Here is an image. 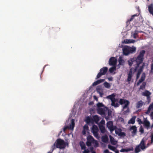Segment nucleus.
Listing matches in <instances>:
<instances>
[{"label": "nucleus", "instance_id": "nucleus-9", "mask_svg": "<svg viewBox=\"0 0 153 153\" xmlns=\"http://www.w3.org/2000/svg\"><path fill=\"white\" fill-rule=\"evenodd\" d=\"M98 128L97 126L95 125H93L91 131L93 133L94 136L96 137H98Z\"/></svg>", "mask_w": 153, "mask_h": 153}, {"label": "nucleus", "instance_id": "nucleus-39", "mask_svg": "<svg viewBox=\"0 0 153 153\" xmlns=\"http://www.w3.org/2000/svg\"><path fill=\"white\" fill-rule=\"evenodd\" d=\"M111 111H108V117H105L106 120L107 121L109 119V117L111 115Z\"/></svg>", "mask_w": 153, "mask_h": 153}, {"label": "nucleus", "instance_id": "nucleus-33", "mask_svg": "<svg viewBox=\"0 0 153 153\" xmlns=\"http://www.w3.org/2000/svg\"><path fill=\"white\" fill-rule=\"evenodd\" d=\"M146 85V82H143L142 85H141L140 86V87L139 88V90H143V89H144L145 88Z\"/></svg>", "mask_w": 153, "mask_h": 153}, {"label": "nucleus", "instance_id": "nucleus-21", "mask_svg": "<svg viewBox=\"0 0 153 153\" xmlns=\"http://www.w3.org/2000/svg\"><path fill=\"white\" fill-rule=\"evenodd\" d=\"M143 102L142 100L138 102L136 104V106L137 108H139L141 107L143 105Z\"/></svg>", "mask_w": 153, "mask_h": 153}, {"label": "nucleus", "instance_id": "nucleus-20", "mask_svg": "<svg viewBox=\"0 0 153 153\" xmlns=\"http://www.w3.org/2000/svg\"><path fill=\"white\" fill-rule=\"evenodd\" d=\"M115 95L113 93L111 95H108L107 97V98L110 99L111 101L113 100H116L115 98Z\"/></svg>", "mask_w": 153, "mask_h": 153}, {"label": "nucleus", "instance_id": "nucleus-47", "mask_svg": "<svg viewBox=\"0 0 153 153\" xmlns=\"http://www.w3.org/2000/svg\"><path fill=\"white\" fill-rule=\"evenodd\" d=\"M105 81V79H100L97 80V82L99 84L100 83L103 82Z\"/></svg>", "mask_w": 153, "mask_h": 153}, {"label": "nucleus", "instance_id": "nucleus-58", "mask_svg": "<svg viewBox=\"0 0 153 153\" xmlns=\"http://www.w3.org/2000/svg\"><path fill=\"white\" fill-rule=\"evenodd\" d=\"M82 134L83 135L85 134H86V131L83 130L82 131Z\"/></svg>", "mask_w": 153, "mask_h": 153}, {"label": "nucleus", "instance_id": "nucleus-24", "mask_svg": "<svg viewBox=\"0 0 153 153\" xmlns=\"http://www.w3.org/2000/svg\"><path fill=\"white\" fill-rule=\"evenodd\" d=\"M75 126L74 120L73 119H72L71 120V123L69 127L70 129H73L74 128Z\"/></svg>", "mask_w": 153, "mask_h": 153}, {"label": "nucleus", "instance_id": "nucleus-53", "mask_svg": "<svg viewBox=\"0 0 153 153\" xmlns=\"http://www.w3.org/2000/svg\"><path fill=\"white\" fill-rule=\"evenodd\" d=\"M89 150L88 149H87L86 150L85 149L84 151L83 152V153H89Z\"/></svg>", "mask_w": 153, "mask_h": 153}, {"label": "nucleus", "instance_id": "nucleus-16", "mask_svg": "<svg viewBox=\"0 0 153 153\" xmlns=\"http://www.w3.org/2000/svg\"><path fill=\"white\" fill-rule=\"evenodd\" d=\"M132 76V72L131 71H131H129L128 74V78L126 80V81L129 83L131 81V80Z\"/></svg>", "mask_w": 153, "mask_h": 153}, {"label": "nucleus", "instance_id": "nucleus-14", "mask_svg": "<svg viewBox=\"0 0 153 153\" xmlns=\"http://www.w3.org/2000/svg\"><path fill=\"white\" fill-rule=\"evenodd\" d=\"M96 91L99 94L101 97H102L103 94V91H102L101 87L100 86H98L96 88Z\"/></svg>", "mask_w": 153, "mask_h": 153}, {"label": "nucleus", "instance_id": "nucleus-38", "mask_svg": "<svg viewBox=\"0 0 153 153\" xmlns=\"http://www.w3.org/2000/svg\"><path fill=\"white\" fill-rule=\"evenodd\" d=\"M108 147L109 149L112 151H115V150L116 149V148L115 147L113 146L110 145H108Z\"/></svg>", "mask_w": 153, "mask_h": 153}, {"label": "nucleus", "instance_id": "nucleus-57", "mask_svg": "<svg viewBox=\"0 0 153 153\" xmlns=\"http://www.w3.org/2000/svg\"><path fill=\"white\" fill-rule=\"evenodd\" d=\"M119 106V105L118 104V103H116L115 104V106H114V107H118Z\"/></svg>", "mask_w": 153, "mask_h": 153}, {"label": "nucleus", "instance_id": "nucleus-18", "mask_svg": "<svg viewBox=\"0 0 153 153\" xmlns=\"http://www.w3.org/2000/svg\"><path fill=\"white\" fill-rule=\"evenodd\" d=\"M136 117L134 116L128 121V124H134L135 122Z\"/></svg>", "mask_w": 153, "mask_h": 153}, {"label": "nucleus", "instance_id": "nucleus-6", "mask_svg": "<svg viewBox=\"0 0 153 153\" xmlns=\"http://www.w3.org/2000/svg\"><path fill=\"white\" fill-rule=\"evenodd\" d=\"M136 48L135 47L131 48L129 47H126L123 48V54L126 55H127L129 53H133L136 51Z\"/></svg>", "mask_w": 153, "mask_h": 153}, {"label": "nucleus", "instance_id": "nucleus-32", "mask_svg": "<svg viewBox=\"0 0 153 153\" xmlns=\"http://www.w3.org/2000/svg\"><path fill=\"white\" fill-rule=\"evenodd\" d=\"M114 130L115 131L116 134L118 135V136L119 135L120 133H121V132L122 131L121 129L118 128L117 127L116 129H114Z\"/></svg>", "mask_w": 153, "mask_h": 153}, {"label": "nucleus", "instance_id": "nucleus-55", "mask_svg": "<svg viewBox=\"0 0 153 153\" xmlns=\"http://www.w3.org/2000/svg\"><path fill=\"white\" fill-rule=\"evenodd\" d=\"M149 107L151 109H153V102L152 104H150Z\"/></svg>", "mask_w": 153, "mask_h": 153}, {"label": "nucleus", "instance_id": "nucleus-48", "mask_svg": "<svg viewBox=\"0 0 153 153\" xmlns=\"http://www.w3.org/2000/svg\"><path fill=\"white\" fill-rule=\"evenodd\" d=\"M69 128V127L68 126H66L64 127L63 128V131L64 132H65L66 130L67 129Z\"/></svg>", "mask_w": 153, "mask_h": 153}, {"label": "nucleus", "instance_id": "nucleus-62", "mask_svg": "<svg viewBox=\"0 0 153 153\" xmlns=\"http://www.w3.org/2000/svg\"><path fill=\"white\" fill-rule=\"evenodd\" d=\"M119 153V152L118 150H117L116 151H115V153Z\"/></svg>", "mask_w": 153, "mask_h": 153}, {"label": "nucleus", "instance_id": "nucleus-51", "mask_svg": "<svg viewBox=\"0 0 153 153\" xmlns=\"http://www.w3.org/2000/svg\"><path fill=\"white\" fill-rule=\"evenodd\" d=\"M147 100L148 103H149L150 102L151 98L150 96H149L147 97Z\"/></svg>", "mask_w": 153, "mask_h": 153}, {"label": "nucleus", "instance_id": "nucleus-61", "mask_svg": "<svg viewBox=\"0 0 153 153\" xmlns=\"http://www.w3.org/2000/svg\"><path fill=\"white\" fill-rule=\"evenodd\" d=\"M153 128V123L152 124V125L150 126V128L151 129H152Z\"/></svg>", "mask_w": 153, "mask_h": 153}, {"label": "nucleus", "instance_id": "nucleus-63", "mask_svg": "<svg viewBox=\"0 0 153 153\" xmlns=\"http://www.w3.org/2000/svg\"><path fill=\"white\" fill-rule=\"evenodd\" d=\"M108 79L109 80H112V79L111 78H109Z\"/></svg>", "mask_w": 153, "mask_h": 153}, {"label": "nucleus", "instance_id": "nucleus-46", "mask_svg": "<svg viewBox=\"0 0 153 153\" xmlns=\"http://www.w3.org/2000/svg\"><path fill=\"white\" fill-rule=\"evenodd\" d=\"M151 110V108H150L149 107L148 108V110H147L145 112L146 114H149L150 113Z\"/></svg>", "mask_w": 153, "mask_h": 153}, {"label": "nucleus", "instance_id": "nucleus-11", "mask_svg": "<svg viewBox=\"0 0 153 153\" xmlns=\"http://www.w3.org/2000/svg\"><path fill=\"white\" fill-rule=\"evenodd\" d=\"M117 62V60L113 57H111L109 60V63L110 65L115 66Z\"/></svg>", "mask_w": 153, "mask_h": 153}, {"label": "nucleus", "instance_id": "nucleus-50", "mask_svg": "<svg viewBox=\"0 0 153 153\" xmlns=\"http://www.w3.org/2000/svg\"><path fill=\"white\" fill-rule=\"evenodd\" d=\"M151 71L150 72L152 73H153V64H152L151 65Z\"/></svg>", "mask_w": 153, "mask_h": 153}, {"label": "nucleus", "instance_id": "nucleus-49", "mask_svg": "<svg viewBox=\"0 0 153 153\" xmlns=\"http://www.w3.org/2000/svg\"><path fill=\"white\" fill-rule=\"evenodd\" d=\"M126 135V133L124 132H121L119 136H125Z\"/></svg>", "mask_w": 153, "mask_h": 153}, {"label": "nucleus", "instance_id": "nucleus-59", "mask_svg": "<svg viewBox=\"0 0 153 153\" xmlns=\"http://www.w3.org/2000/svg\"><path fill=\"white\" fill-rule=\"evenodd\" d=\"M94 99H95V100H98V98H97L95 96H94Z\"/></svg>", "mask_w": 153, "mask_h": 153}, {"label": "nucleus", "instance_id": "nucleus-7", "mask_svg": "<svg viewBox=\"0 0 153 153\" xmlns=\"http://www.w3.org/2000/svg\"><path fill=\"white\" fill-rule=\"evenodd\" d=\"M108 68L107 67H103L100 70V71L97 74L96 79H97L100 78L102 75H105L108 71Z\"/></svg>", "mask_w": 153, "mask_h": 153}, {"label": "nucleus", "instance_id": "nucleus-13", "mask_svg": "<svg viewBox=\"0 0 153 153\" xmlns=\"http://www.w3.org/2000/svg\"><path fill=\"white\" fill-rule=\"evenodd\" d=\"M97 111L98 114L101 115H105L106 113V111L105 109L102 108H98L97 109Z\"/></svg>", "mask_w": 153, "mask_h": 153}, {"label": "nucleus", "instance_id": "nucleus-23", "mask_svg": "<svg viewBox=\"0 0 153 153\" xmlns=\"http://www.w3.org/2000/svg\"><path fill=\"white\" fill-rule=\"evenodd\" d=\"M133 147H131V148H128L127 149H122L120 150V152H128V151H131L133 150Z\"/></svg>", "mask_w": 153, "mask_h": 153}, {"label": "nucleus", "instance_id": "nucleus-37", "mask_svg": "<svg viewBox=\"0 0 153 153\" xmlns=\"http://www.w3.org/2000/svg\"><path fill=\"white\" fill-rule=\"evenodd\" d=\"M145 74H143L142 75L140 79L139 80L140 81V82H142L143 81H144L145 79Z\"/></svg>", "mask_w": 153, "mask_h": 153}, {"label": "nucleus", "instance_id": "nucleus-1", "mask_svg": "<svg viewBox=\"0 0 153 153\" xmlns=\"http://www.w3.org/2000/svg\"><path fill=\"white\" fill-rule=\"evenodd\" d=\"M145 53V50H141L137 57L131 58L128 61V64L130 66H131L133 64L134 67L132 68L131 69H134V72H136L137 71L136 76L137 79L139 77L144 65V63H143L142 65L140 66L139 68L138 69L140 64L142 63L143 62L144 59L143 57Z\"/></svg>", "mask_w": 153, "mask_h": 153}, {"label": "nucleus", "instance_id": "nucleus-5", "mask_svg": "<svg viewBox=\"0 0 153 153\" xmlns=\"http://www.w3.org/2000/svg\"><path fill=\"white\" fill-rule=\"evenodd\" d=\"M119 103L121 105L125 104V105L123 107V109H124L126 108H127L126 111H124V114H126L129 112V109L128 106L129 104V102L128 100L122 99H120L119 101Z\"/></svg>", "mask_w": 153, "mask_h": 153}, {"label": "nucleus", "instance_id": "nucleus-43", "mask_svg": "<svg viewBox=\"0 0 153 153\" xmlns=\"http://www.w3.org/2000/svg\"><path fill=\"white\" fill-rule=\"evenodd\" d=\"M133 20V19H132V18L131 17L129 19H128L126 22V25H128L130 23V22L132 21Z\"/></svg>", "mask_w": 153, "mask_h": 153}, {"label": "nucleus", "instance_id": "nucleus-54", "mask_svg": "<svg viewBox=\"0 0 153 153\" xmlns=\"http://www.w3.org/2000/svg\"><path fill=\"white\" fill-rule=\"evenodd\" d=\"M150 116L152 119L153 120V111L151 112L150 114Z\"/></svg>", "mask_w": 153, "mask_h": 153}, {"label": "nucleus", "instance_id": "nucleus-26", "mask_svg": "<svg viewBox=\"0 0 153 153\" xmlns=\"http://www.w3.org/2000/svg\"><path fill=\"white\" fill-rule=\"evenodd\" d=\"M124 42L126 44L134 43L135 41L133 39H126L124 40Z\"/></svg>", "mask_w": 153, "mask_h": 153}, {"label": "nucleus", "instance_id": "nucleus-12", "mask_svg": "<svg viewBox=\"0 0 153 153\" xmlns=\"http://www.w3.org/2000/svg\"><path fill=\"white\" fill-rule=\"evenodd\" d=\"M129 130L130 131L132 130L131 133L133 135V136L136 135L137 132V128L135 126H131Z\"/></svg>", "mask_w": 153, "mask_h": 153}, {"label": "nucleus", "instance_id": "nucleus-31", "mask_svg": "<svg viewBox=\"0 0 153 153\" xmlns=\"http://www.w3.org/2000/svg\"><path fill=\"white\" fill-rule=\"evenodd\" d=\"M102 141L104 143H107L108 141V139L107 136H103L102 138Z\"/></svg>", "mask_w": 153, "mask_h": 153}, {"label": "nucleus", "instance_id": "nucleus-40", "mask_svg": "<svg viewBox=\"0 0 153 153\" xmlns=\"http://www.w3.org/2000/svg\"><path fill=\"white\" fill-rule=\"evenodd\" d=\"M137 121L138 122L139 125H141L143 124V121H142L141 119L139 118H138L137 119Z\"/></svg>", "mask_w": 153, "mask_h": 153}, {"label": "nucleus", "instance_id": "nucleus-25", "mask_svg": "<svg viewBox=\"0 0 153 153\" xmlns=\"http://www.w3.org/2000/svg\"><path fill=\"white\" fill-rule=\"evenodd\" d=\"M92 117L94 122L95 123H97L99 121V118L97 115L93 116Z\"/></svg>", "mask_w": 153, "mask_h": 153}, {"label": "nucleus", "instance_id": "nucleus-28", "mask_svg": "<svg viewBox=\"0 0 153 153\" xmlns=\"http://www.w3.org/2000/svg\"><path fill=\"white\" fill-rule=\"evenodd\" d=\"M137 9L139 13L132 16H131V18H132V19H133V20L134 19V17L138 16L140 13V9L139 7H137Z\"/></svg>", "mask_w": 153, "mask_h": 153}, {"label": "nucleus", "instance_id": "nucleus-52", "mask_svg": "<svg viewBox=\"0 0 153 153\" xmlns=\"http://www.w3.org/2000/svg\"><path fill=\"white\" fill-rule=\"evenodd\" d=\"M99 84L97 82V81L95 82H94L92 84V85L93 86H95Z\"/></svg>", "mask_w": 153, "mask_h": 153}, {"label": "nucleus", "instance_id": "nucleus-64", "mask_svg": "<svg viewBox=\"0 0 153 153\" xmlns=\"http://www.w3.org/2000/svg\"><path fill=\"white\" fill-rule=\"evenodd\" d=\"M91 153H96V152L95 151H92Z\"/></svg>", "mask_w": 153, "mask_h": 153}, {"label": "nucleus", "instance_id": "nucleus-15", "mask_svg": "<svg viewBox=\"0 0 153 153\" xmlns=\"http://www.w3.org/2000/svg\"><path fill=\"white\" fill-rule=\"evenodd\" d=\"M148 7L149 13L153 16V4L151 3L148 5Z\"/></svg>", "mask_w": 153, "mask_h": 153}, {"label": "nucleus", "instance_id": "nucleus-10", "mask_svg": "<svg viewBox=\"0 0 153 153\" xmlns=\"http://www.w3.org/2000/svg\"><path fill=\"white\" fill-rule=\"evenodd\" d=\"M146 128L148 129L150 128V124L149 121L148 120L147 117H143V124Z\"/></svg>", "mask_w": 153, "mask_h": 153}, {"label": "nucleus", "instance_id": "nucleus-19", "mask_svg": "<svg viewBox=\"0 0 153 153\" xmlns=\"http://www.w3.org/2000/svg\"><path fill=\"white\" fill-rule=\"evenodd\" d=\"M151 94V93L148 90H146L144 92H143L142 95L144 96L148 97L150 96Z\"/></svg>", "mask_w": 153, "mask_h": 153}, {"label": "nucleus", "instance_id": "nucleus-3", "mask_svg": "<svg viewBox=\"0 0 153 153\" xmlns=\"http://www.w3.org/2000/svg\"><path fill=\"white\" fill-rule=\"evenodd\" d=\"M86 144L88 147L93 145L95 147H97L98 146L97 141L94 140L93 137L90 135H88L87 137Z\"/></svg>", "mask_w": 153, "mask_h": 153}, {"label": "nucleus", "instance_id": "nucleus-8", "mask_svg": "<svg viewBox=\"0 0 153 153\" xmlns=\"http://www.w3.org/2000/svg\"><path fill=\"white\" fill-rule=\"evenodd\" d=\"M113 122L111 121H109L106 123L107 127L111 133H112L114 129L117 128V126H113Z\"/></svg>", "mask_w": 153, "mask_h": 153}, {"label": "nucleus", "instance_id": "nucleus-42", "mask_svg": "<svg viewBox=\"0 0 153 153\" xmlns=\"http://www.w3.org/2000/svg\"><path fill=\"white\" fill-rule=\"evenodd\" d=\"M139 131L140 132L141 134H143L144 133V129L142 126H141L139 128Z\"/></svg>", "mask_w": 153, "mask_h": 153}, {"label": "nucleus", "instance_id": "nucleus-44", "mask_svg": "<svg viewBox=\"0 0 153 153\" xmlns=\"http://www.w3.org/2000/svg\"><path fill=\"white\" fill-rule=\"evenodd\" d=\"M88 126L87 125H85L83 127V130H88Z\"/></svg>", "mask_w": 153, "mask_h": 153}, {"label": "nucleus", "instance_id": "nucleus-29", "mask_svg": "<svg viewBox=\"0 0 153 153\" xmlns=\"http://www.w3.org/2000/svg\"><path fill=\"white\" fill-rule=\"evenodd\" d=\"M79 145L81 147L82 149H85L86 148V146L84 143L82 141H81L79 143Z\"/></svg>", "mask_w": 153, "mask_h": 153}, {"label": "nucleus", "instance_id": "nucleus-60", "mask_svg": "<svg viewBox=\"0 0 153 153\" xmlns=\"http://www.w3.org/2000/svg\"><path fill=\"white\" fill-rule=\"evenodd\" d=\"M141 82H140V81H138V82H137V85L138 86L141 83Z\"/></svg>", "mask_w": 153, "mask_h": 153}, {"label": "nucleus", "instance_id": "nucleus-56", "mask_svg": "<svg viewBox=\"0 0 153 153\" xmlns=\"http://www.w3.org/2000/svg\"><path fill=\"white\" fill-rule=\"evenodd\" d=\"M104 153H109L108 150V149H106L104 151Z\"/></svg>", "mask_w": 153, "mask_h": 153}, {"label": "nucleus", "instance_id": "nucleus-36", "mask_svg": "<svg viewBox=\"0 0 153 153\" xmlns=\"http://www.w3.org/2000/svg\"><path fill=\"white\" fill-rule=\"evenodd\" d=\"M113 67L110 68L109 69V71L111 73H112L114 71L116 70V67L115 66H113Z\"/></svg>", "mask_w": 153, "mask_h": 153}, {"label": "nucleus", "instance_id": "nucleus-17", "mask_svg": "<svg viewBox=\"0 0 153 153\" xmlns=\"http://www.w3.org/2000/svg\"><path fill=\"white\" fill-rule=\"evenodd\" d=\"M86 121L87 123H88V124L90 123H93L94 122V121L92 117H88L86 118Z\"/></svg>", "mask_w": 153, "mask_h": 153}, {"label": "nucleus", "instance_id": "nucleus-30", "mask_svg": "<svg viewBox=\"0 0 153 153\" xmlns=\"http://www.w3.org/2000/svg\"><path fill=\"white\" fill-rule=\"evenodd\" d=\"M110 141L111 144L113 145H115L117 143V142L115 140L114 138L111 136L110 137Z\"/></svg>", "mask_w": 153, "mask_h": 153}, {"label": "nucleus", "instance_id": "nucleus-45", "mask_svg": "<svg viewBox=\"0 0 153 153\" xmlns=\"http://www.w3.org/2000/svg\"><path fill=\"white\" fill-rule=\"evenodd\" d=\"M116 101V99L111 101V105L112 106H115V102Z\"/></svg>", "mask_w": 153, "mask_h": 153}, {"label": "nucleus", "instance_id": "nucleus-35", "mask_svg": "<svg viewBox=\"0 0 153 153\" xmlns=\"http://www.w3.org/2000/svg\"><path fill=\"white\" fill-rule=\"evenodd\" d=\"M103 85L105 88H109L111 87L110 84L106 82L104 83Z\"/></svg>", "mask_w": 153, "mask_h": 153}, {"label": "nucleus", "instance_id": "nucleus-4", "mask_svg": "<svg viewBox=\"0 0 153 153\" xmlns=\"http://www.w3.org/2000/svg\"><path fill=\"white\" fill-rule=\"evenodd\" d=\"M147 146L145 145V140L143 138L140 143L137 146L135 149V153H138L141 151L140 149L143 151H144Z\"/></svg>", "mask_w": 153, "mask_h": 153}, {"label": "nucleus", "instance_id": "nucleus-41", "mask_svg": "<svg viewBox=\"0 0 153 153\" xmlns=\"http://www.w3.org/2000/svg\"><path fill=\"white\" fill-rule=\"evenodd\" d=\"M103 105L102 103L98 102L97 104V106L98 108L103 106Z\"/></svg>", "mask_w": 153, "mask_h": 153}, {"label": "nucleus", "instance_id": "nucleus-22", "mask_svg": "<svg viewBox=\"0 0 153 153\" xmlns=\"http://www.w3.org/2000/svg\"><path fill=\"white\" fill-rule=\"evenodd\" d=\"M99 129L101 132L103 133H105L106 132V129L104 126L103 125H100L99 126Z\"/></svg>", "mask_w": 153, "mask_h": 153}, {"label": "nucleus", "instance_id": "nucleus-27", "mask_svg": "<svg viewBox=\"0 0 153 153\" xmlns=\"http://www.w3.org/2000/svg\"><path fill=\"white\" fill-rule=\"evenodd\" d=\"M139 32H139L137 30H135L134 32H132L131 34L134 38L136 39V36Z\"/></svg>", "mask_w": 153, "mask_h": 153}, {"label": "nucleus", "instance_id": "nucleus-2", "mask_svg": "<svg viewBox=\"0 0 153 153\" xmlns=\"http://www.w3.org/2000/svg\"><path fill=\"white\" fill-rule=\"evenodd\" d=\"M68 145V144L65 142L63 140L60 139H58L56 140L52 148L53 150L56 148L64 149L65 148L66 145Z\"/></svg>", "mask_w": 153, "mask_h": 153}, {"label": "nucleus", "instance_id": "nucleus-34", "mask_svg": "<svg viewBox=\"0 0 153 153\" xmlns=\"http://www.w3.org/2000/svg\"><path fill=\"white\" fill-rule=\"evenodd\" d=\"M125 61L123 59H122L120 57V59L119 60V64L120 65H124Z\"/></svg>", "mask_w": 153, "mask_h": 153}]
</instances>
